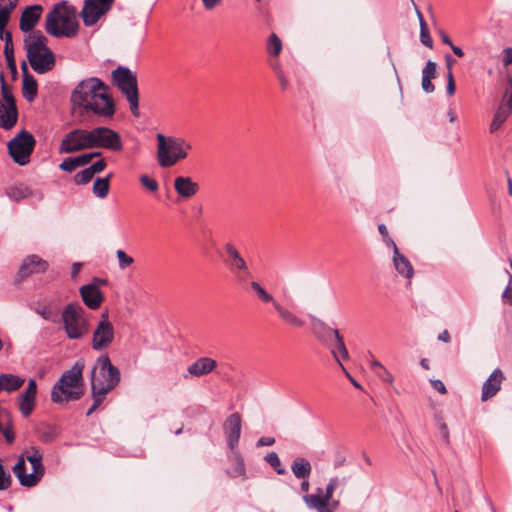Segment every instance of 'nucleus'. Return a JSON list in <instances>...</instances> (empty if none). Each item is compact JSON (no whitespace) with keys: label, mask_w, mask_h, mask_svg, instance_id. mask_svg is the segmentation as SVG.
<instances>
[{"label":"nucleus","mask_w":512,"mask_h":512,"mask_svg":"<svg viewBox=\"0 0 512 512\" xmlns=\"http://www.w3.org/2000/svg\"><path fill=\"white\" fill-rule=\"evenodd\" d=\"M71 101L86 113L104 118H111L116 111L109 86L97 77L80 81L72 91Z\"/></svg>","instance_id":"obj_1"},{"label":"nucleus","mask_w":512,"mask_h":512,"mask_svg":"<svg viewBox=\"0 0 512 512\" xmlns=\"http://www.w3.org/2000/svg\"><path fill=\"white\" fill-rule=\"evenodd\" d=\"M76 8L67 1H61L52 7L46 15L45 30L55 38H73L79 32Z\"/></svg>","instance_id":"obj_2"},{"label":"nucleus","mask_w":512,"mask_h":512,"mask_svg":"<svg viewBox=\"0 0 512 512\" xmlns=\"http://www.w3.org/2000/svg\"><path fill=\"white\" fill-rule=\"evenodd\" d=\"M23 42L28 62L34 72L42 75L55 68L56 55L48 47V38L42 31H32L24 37Z\"/></svg>","instance_id":"obj_3"},{"label":"nucleus","mask_w":512,"mask_h":512,"mask_svg":"<svg viewBox=\"0 0 512 512\" xmlns=\"http://www.w3.org/2000/svg\"><path fill=\"white\" fill-rule=\"evenodd\" d=\"M309 318L313 335L331 351L345 376L352 382V373L343 364V360L349 359V352L339 331L313 315H309Z\"/></svg>","instance_id":"obj_4"},{"label":"nucleus","mask_w":512,"mask_h":512,"mask_svg":"<svg viewBox=\"0 0 512 512\" xmlns=\"http://www.w3.org/2000/svg\"><path fill=\"white\" fill-rule=\"evenodd\" d=\"M84 366L83 360H77L69 370L61 375L51 390V400L54 403L63 404L81 398L82 392L72 390V388L82 385Z\"/></svg>","instance_id":"obj_5"},{"label":"nucleus","mask_w":512,"mask_h":512,"mask_svg":"<svg viewBox=\"0 0 512 512\" xmlns=\"http://www.w3.org/2000/svg\"><path fill=\"white\" fill-rule=\"evenodd\" d=\"M120 381V370L112 364L107 354L100 355L90 373L91 390L99 395H107Z\"/></svg>","instance_id":"obj_6"},{"label":"nucleus","mask_w":512,"mask_h":512,"mask_svg":"<svg viewBox=\"0 0 512 512\" xmlns=\"http://www.w3.org/2000/svg\"><path fill=\"white\" fill-rule=\"evenodd\" d=\"M157 160L162 168L174 166L180 160L187 158L191 143L182 137L164 136L157 134Z\"/></svg>","instance_id":"obj_7"},{"label":"nucleus","mask_w":512,"mask_h":512,"mask_svg":"<svg viewBox=\"0 0 512 512\" xmlns=\"http://www.w3.org/2000/svg\"><path fill=\"white\" fill-rule=\"evenodd\" d=\"M63 329L70 340H78L90 331L88 313L79 302L68 303L62 311Z\"/></svg>","instance_id":"obj_8"},{"label":"nucleus","mask_w":512,"mask_h":512,"mask_svg":"<svg viewBox=\"0 0 512 512\" xmlns=\"http://www.w3.org/2000/svg\"><path fill=\"white\" fill-rule=\"evenodd\" d=\"M113 84L125 95L130 104L131 112L138 115L139 110V92L137 76L128 68L118 66L111 73Z\"/></svg>","instance_id":"obj_9"},{"label":"nucleus","mask_w":512,"mask_h":512,"mask_svg":"<svg viewBox=\"0 0 512 512\" xmlns=\"http://www.w3.org/2000/svg\"><path fill=\"white\" fill-rule=\"evenodd\" d=\"M35 143L33 135L26 130H22L9 141L8 152L17 164L23 166L29 162Z\"/></svg>","instance_id":"obj_10"},{"label":"nucleus","mask_w":512,"mask_h":512,"mask_svg":"<svg viewBox=\"0 0 512 512\" xmlns=\"http://www.w3.org/2000/svg\"><path fill=\"white\" fill-rule=\"evenodd\" d=\"M87 149H93L91 131L75 128L65 134L58 150L61 154H73Z\"/></svg>","instance_id":"obj_11"},{"label":"nucleus","mask_w":512,"mask_h":512,"mask_svg":"<svg viewBox=\"0 0 512 512\" xmlns=\"http://www.w3.org/2000/svg\"><path fill=\"white\" fill-rule=\"evenodd\" d=\"M92 135V145L94 148L106 149L112 152L123 150L121 135L106 126H98L90 129Z\"/></svg>","instance_id":"obj_12"},{"label":"nucleus","mask_w":512,"mask_h":512,"mask_svg":"<svg viewBox=\"0 0 512 512\" xmlns=\"http://www.w3.org/2000/svg\"><path fill=\"white\" fill-rule=\"evenodd\" d=\"M337 480L331 479L326 486L325 493L321 488H317L313 494H305L303 501L309 509H315L317 512H333L329 505V500L332 498Z\"/></svg>","instance_id":"obj_13"},{"label":"nucleus","mask_w":512,"mask_h":512,"mask_svg":"<svg viewBox=\"0 0 512 512\" xmlns=\"http://www.w3.org/2000/svg\"><path fill=\"white\" fill-rule=\"evenodd\" d=\"M114 338V326L108 320L107 314L104 313L93 331L91 347L95 351H103L113 343Z\"/></svg>","instance_id":"obj_14"},{"label":"nucleus","mask_w":512,"mask_h":512,"mask_svg":"<svg viewBox=\"0 0 512 512\" xmlns=\"http://www.w3.org/2000/svg\"><path fill=\"white\" fill-rule=\"evenodd\" d=\"M114 0H84L81 10L83 23L87 27L95 25L111 8Z\"/></svg>","instance_id":"obj_15"},{"label":"nucleus","mask_w":512,"mask_h":512,"mask_svg":"<svg viewBox=\"0 0 512 512\" xmlns=\"http://www.w3.org/2000/svg\"><path fill=\"white\" fill-rule=\"evenodd\" d=\"M48 267V262L40 258L38 255H29L23 260L15 277V282L20 283L31 274L44 273Z\"/></svg>","instance_id":"obj_16"},{"label":"nucleus","mask_w":512,"mask_h":512,"mask_svg":"<svg viewBox=\"0 0 512 512\" xmlns=\"http://www.w3.org/2000/svg\"><path fill=\"white\" fill-rule=\"evenodd\" d=\"M37 383L34 379L28 381L25 390L17 398L18 409L24 418H28L35 409Z\"/></svg>","instance_id":"obj_17"},{"label":"nucleus","mask_w":512,"mask_h":512,"mask_svg":"<svg viewBox=\"0 0 512 512\" xmlns=\"http://www.w3.org/2000/svg\"><path fill=\"white\" fill-rule=\"evenodd\" d=\"M223 429L226 435L227 445L231 451H234L239 443L241 436V416L235 412L230 414L224 422Z\"/></svg>","instance_id":"obj_18"},{"label":"nucleus","mask_w":512,"mask_h":512,"mask_svg":"<svg viewBox=\"0 0 512 512\" xmlns=\"http://www.w3.org/2000/svg\"><path fill=\"white\" fill-rule=\"evenodd\" d=\"M24 454L25 459L32 466V472L29 473V480L33 482V486L35 487L45 474V467L42 463L43 455L36 447H30Z\"/></svg>","instance_id":"obj_19"},{"label":"nucleus","mask_w":512,"mask_h":512,"mask_svg":"<svg viewBox=\"0 0 512 512\" xmlns=\"http://www.w3.org/2000/svg\"><path fill=\"white\" fill-rule=\"evenodd\" d=\"M509 84L511 87V92L509 95L507 93H505L503 100L499 104V106L493 116V119H492V122H491L490 128H489L491 133H495L496 131H498L501 128V126L504 124V122L507 120L509 115L512 113V79L509 80Z\"/></svg>","instance_id":"obj_20"},{"label":"nucleus","mask_w":512,"mask_h":512,"mask_svg":"<svg viewBox=\"0 0 512 512\" xmlns=\"http://www.w3.org/2000/svg\"><path fill=\"white\" fill-rule=\"evenodd\" d=\"M43 10V6L40 4L27 6L20 16V30L28 34H30L32 31H36L34 27L38 24L39 20L41 19Z\"/></svg>","instance_id":"obj_21"},{"label":"nucleus","mask_w":512,"mask_h":512,"mask_svg":"<svg viewBox=\"0 0 512 512\" xmlns=\"http://www.w3.org/2000/svg\"><path fill=\"white\" fill-rule=\"evenodd\" d=\"M505 379L504 373L501 369L496 368L483 383L481 400L487 401L494 397L501 389V384Z\"/></svg>","instance_id":"obj_22"},{"label":"nucleus","mask_w":512,"mask_h":512,"mask_svg":"<svg viewBox=\"0 0 512 512\" xmlns=\"http://www.w3.org/2000/svg\"><path fill=\"white\" fill-rule=\"evenodd\" d=\"M217 368V361L210 357H200L187 368V375L184 378L192 377H203L212 373Z\"/></svg>","instance_id":"obj_23"},{"label":"nucleus","mask_w":512,"mask_h":512,"mask_svg":"<svg viewBox=\"0 0 512 512\" xmlns=\"http://www.w3.org/2000/svg\"><path fill=\"white\" fill-rule=\"evenodd\" d=\"M22 70V95L28 102H33L38 93V83L35 77L29 72L27 63H21Z\"/></svg>","instance_id":"obj_24"},{"label":"nucleus","mask_w":512,"mask_h":512,"mask_svg":"<svg viewBox=\"0 0 512 512\" xmlns=\"http://www.w3.org/2000/svg\"><path fill=\"white\" fill-rule=\"evenodd\" d=\"M80 295L84 304L92 310L98 309L104 299L101 290L94 283L82 286Z\"/></svg>","instance_id":"obj_25"},{"label":"nucleus","mask_w":512,"mask_h":512,"mask_svg":"<svg viewBox=\"0 0 512 512\" xmlns=\"http://www.w3.org/2000/svg\"><path fill=\"white\" fill-rule=\"evenodd\" d=\"M174 188L179 196L191 198L198 192L199 185L190 177L179 176L175 178Z\"/></svg>","instance_id":"obj_26"},{"label":"nucleus","mask_w":512,"mask_h":512,"mask_svg":"<svg viewBox=\"0 0 512 512\" xmlns=\"http://www.w3.org/2000/svg\"><path fill=\"white\" fill-rule=\"evenodd\" d=\"M393 265L395 270L404 278L411 279L414 276V268L409 259L400 253L398 248L393 252Z\"/></svg>","instance_id":"obj_27"},{"label":"nucleus","mask_w":512,"mask_h":512,"mask_svg":"<svg viewBox=\"0 0 512 512\" xmlns=\"http://www.w3.org/2000/svg\"><path fill=\"white\" fill-rule=\"evenodd\" d=\"M25 379L15 374H0V392L5 391L12 393L23 386Z\"/></svg>","instance_id":"obj_28"},{"label":"nucleus","mask_w":512,"mask_h":512,"mask_svg":"<svg viewBox=\"0 0 512 512\" xmlns=\"http://www.w3.org/2000/svg\"><path fill=\"white\" fill-rule=\"evenodd\" d=\"M274 309L277 311L279 317L287 324L296 327L301 328L305 325L304 320H302L300 317H298L295 313L290 311L289 309L285 308L278 302H274Z\"/></svg>","instance_id":"obj_29"},{"label":"nucleus","mask_w":512,"mask_h":512,"mask_svg":"<svg viewBox=\"0 0 512 512\" xmlns=\"http://www.w3.org/2000/svg\"><path fill=\"white\" fill-rule=\"evenodd\" d=\"M291 470L296 478L308 479L312 471V466L306 458L297 457L291 464Z\"/></svg>","instance_id":"obj_30"},{"label":"nucleus","mask_w":512,"mask_h":512,"mask_svg":"<svg viewBox=\"0 0 512 512\" xmlns=\"http://www.w3.org/2000/svg\"><path fill=\"white\" fill-rule=\"evenodd\" d=\"M26 459L24 455L18 458L17 463L13 466L12 471L18 478L20 484L27 488H32L33 482L29 480V474L26 473Z\"/></svg>","instance_id":"obj_31"},{"label":"nucleus","mask_w":512,"mask_h":512,"mask_svg":"<svg viewBox=\"0 0 512 512\" xmlns=\"http://www.w3.org/2000/svg\"><path fill=\"white\" fill-rule=\"evenodd\" d=\"M18 0H0V30H3L10 19L12 11L17 6Z\"/></svg>","instance_id":"obj_32"},{"label":"nucleus","mask_w":512,"mask_h":512,"mask_svg":"<svg viewBox=\"0 0 512 512\" xmlns=\"http://www.w3.org/2000/svg\"><path fill=\"white\" fill-rule=\"evenodd\" d=\"M6 194L11 200L18 202L28 198L32 194V191L28 186L19 184L8 187L6 189Z\"/></svg>","instance_id":"obj_33"},{"label":"nucleus","mask_w":512,"mask_h":512,"mask_svg":"<svg viewBox=\"0 0 512 512\" xmlns=\"http://www.w3.org/2000/svg\"><path fill=\"white\" fill-rule=\"evenodd\" d=\"M113 173H109L105 178H97L93 184V193L99 198H105L109 193V182Z\"/></svg>","instance_id":"obj_34"},{"label":"nucleus","mask_w":512,"mask_h":512,"mask_svg":"<svg viewBox=\"0 0 512 512\" xmlns=\"http://www.w3.org/2000/svg\"><path fill=\"white\" fill-rule=\"evenodd\" d=\"M267 51L272 56H278L282 51V41L275 33L269 36Z\"/></svg>","instance_id":"obj_35"},{"label":"nucleus","mask_w":512,"mask_h":512,"mask_svg":"<svg viewBox=\"0 0 512 512\" xmlns=\"http://www.w3.org/2000/svg\"><path fill=\"white\" fill-rule=\"evenodd\" d=\"M265 461L275 470L279 475L286 473V470L281 465L280 458L276 452H270L265 456Z\"/></svg>","instance_id":"obj_36"},{"label":"nucleus","mask_w":512,"mask_h":512,"mask_svg":"<svg viewBox=\"0 0 512 512\" xmlns=\"http://www.w3.org/2000/svg\"><path fill=\"white\" fill-rule=\"evenodd\" d=\"M224 252H225V257H224L225 264H228V263L242 257V255L240 254V252L238 251L236 246L231 242H227L224 244Z\"/></svg>","instance_id":"obj_37"},{"label":"nucleus","mask_w":512,"mask_h":512,"mask_svg":"<svg viewBox=\"0 0 512 512\" xmlns=\"http://www.w3.org/2000/svg\"><path fill=\"white\" fill-rule=\"evenodd\" d=\"M251 288L255 291L258 298L264 303L276 302L271 294H269L258 282L252 281L250 284Z\"/></svg>","instance_id":"obj_38"},{"label":"nucleus","mask_w":512,"mask_h":512,"mask_svg":"<svg viewBox=\"0 0 512 512\" xmlns=\"http://www.w3.org/2000/svg\"><path fill=\"white\" fill-rule=\"evenodd\" d=\"M234 459H235V466L233 468V471L231 472L232 477H240L244 476L246 473L245 469V463L241 456V454L238 451H233Z\"/></svg>","instance_id":"obj_39"},{"label":"nucleus","mask_w":512,"mask_h":512,"mask_svg":"<svg viewBox=\"0 0 512 512\" xmlns=\"http://www.w3.org/2000/svg\"><path fill=\"white\" fill-rule=\"evenodd\" d=\"M0 37L4 41V55H14V46L11 32L6 31L4 28L3 30H0Z\"/></svg>","instance_id":"obj_40"},{"label":"nucleus","mask_w":512,"mask_h":512,"mask_svg":"<svg viewBox=\"0 0 512 512\" xmlns=\"http://www.w3.org/2000/svg\"><path fill=\"white\" fill-rule=\"evenodd\" d=\"M116 257L118 259V266L121 270H125L134 263V259L129 256L124 250H117Z\"/></svg>","instance_id":"obj_41"},{"label":"nucleus","mask_w":512,"mask_h":512,"mask_svg":"<svg viewBox=\"0 0 512 512\" xmlns=\"http://www.w3.org/2000/svg\"><path fill=\"white\" fill-rule=\"evenodd\" d=\"M93 176L94 175L92 174L90 169L85 168L74 176V182L77 185H85L88 184L93 179Z\"/></svg>","instance_id":"obj_42"},{"label":"nucleus","mask_w":512,"mask_h":512,"mask_svg":"<svg viewBox=\"0 0 512 512\" xmlns=\"http://www.w3.org/2000/svg\"><path fill=\"white\" fill-rule=\"evenodd\" d=\"M141 185L149 192H156L159 189L158 182L148 175H141L139 178Z\"/></svg>","instance_id":"obj_43"},{"label":"nucleus","mask_w":512,"mask_h":512,"mask_svg":"<svg viewBox=\"0 0 512 512\" xmlns=\"http://www.w3.org/2000/svg\"><path fill=\"white\" fill-rule=\"evenodd\" d=\"M226 266L232 274L235 272H246V268H248V264L243 257L226 264Z\"/></svg>","instance_id":"obj_44"},{"label":"nucleus","mask_w":512,"mask_h":512,"mask_svg":"<svg viewBox=\"0 0 512 512\" xmlns=\"http://www.w3.org/2000/svg\"><path fill=\"white\" fill-rule=\"evenodd\" d=\"M378 231L382 236V240L385 243V245L395 251V248H398L394 240L389 236L387 227L384 224L378 225Z\"/></svg>","instance_id":"obj_45"},{"label":"nucleus","mask_w":512,"mask_h":512,"mask_svg":"<svg viewBox=\"0 0 512 512\" xmlns=\"http://www.w3.org/2000/svg\"><path fill=\"white\" fill-rule=\"evenodd\" d=\"M420 42L430 49L433 48V40L429 33L427 23H423L422 27H420Z\"/></svg>","instance_id":"obj_46"},{"label":"nucleus","mask_w":512,"mask_h":512,"mask_svg":"<svg viewBox=\"0 0 512 512\" xmlns=\"http://www.w3.org/2000/svg\"><path fill=\"white\" fill-rule=\"evenodd\" d=\"M77 159L75 157H68V158H65L59 165V168L62 170V171H65V172H68V173H71L73 172L76 168H78V164H77Z\"/></svg>","instance_id":"obj_47"},{"label":"nucleus","mask_w":512,"mask_h":512,"mask_svg":"<svg viewBox=\"0 0 512 512\" xmlns=\"http://www.w3.org/2000/svg\"><path fill=\"white\" fill-rule=\"evenodd\" d=\"M437 75V64L432 61V60H428L426 62V65L425 67L423 68L422 70V76L423 77H428L430 79H434Z\"/></svg>","instance_id":"obj_48"},{"label":"nucleus","mask_w":512,"mask_h":512,"mask_svg":"<svg viewBox=\"0 0 512 512\" xmlns=\"http://www.w3.org/2000/svg\"><path fill=\"white\" fill-rule=\"evenodd\" d=\"M91 395L93 399V404L87 410L86 415L90 416L104 401L106 395H99L95 391L91 390Z\"/></svg>","instance_id":"obj_49"},{"label":"nucleus","mask_w":512,"mask_h":512,"mask_svg":"<svg viewBox=\"0 0 512 512\" xmlns=\"http://www.w3.org/2000/svg\"><path fill=\"white\" fill-rule=\"evenodd\" d=\"M234 277H235V280L236 282L241 285V286H244L248 279L251 277V272L249 270V267L246 268V272H235L233 273Z\"/></svg>","instance_id":"obj_50"},{"label":"nucleus","mask_w":512,"mask_h":512,"mask_svg":"<svg viewBox=\"0 0 512 512\" xmlns=\"http://www.w3.org/2000/svg\"><path fill=\"white\" fill-rule=\"evenodd\" d=\"M107 166V162L105 161L104 158H101L100 160L94 162L90 167H88L90 169V171L92 172L93 175H95L96 173H100L102 172Z\"/></svg>","instance_id":"obj_51"},{"label":"nucleus","mask_w":512,"mask_h":512,"mask_svg":"<svg viewBox=\"0 0 512 512\" xmlns=\"http://www.w3.org/2000/svg\"><path fill=\"white\" fill-rule=\"evenodd\" d=\"M447 94L454 95L456 90L455 80L452 72H447Z\"/></svg>","instance_id":"obj_52"},{"label":"nucleus","mask_w":512,"mask_h":512,"mask_svg":"<svg viewBox=\"0 0 512 512\" xmlns=\"http://www.w3.org/2000/svg\"><path fill=\"white\" fill-rule=\"evenodd\" d=\"M502 62L505 67L512 64V47H508L503 50Z\"/></svg>","instance_id":"obj_53"},{"label":"nucleus","mask_w":512,"mask_h":512,"mask_svg":"<svg viewBox=\"0 0 512 512\" xmlns=\"http://www.w3.org/2000/svg\"><path fill=\"white\" fill-rule=\"evenodd\" d=\"M5 58H6L7 66L9 68V70L11 71V74L13 75V77L16 76L18 72H17L15 56L14 55L5 56Z\"/></svg>","instance_id":"obj_54"},{"label":"nucleus","mask_w":512,"mask_h":512,"mask_svg":"<svg viewBox=\"0 0 512 512\" xmlns=\"http://www.w3.org/2000/svg\"><path fill=\"white\" fill-rule=\"evenodd\" d=\"M422 89L426 92V93H432L434 92L435 90V86L434 84L432 83V79L430 78H426V77H423L422 76Z\"/></svg>","instance_id":"obj_55"},{"label":"nucleus","mask_w":512,"mask_h":512,"mask_svg":"<svg viewBox=\"0 0 512 512\" xmlns=\"http://www.w3.org/2000/svg\"><path fill=\"white\" fill-rule=\"evenodd\" d=\"M77 160L78 167H84L89 164L92 159L89 153L81 154L75 157Z\"/></svg>","instance_id":"obj_56"},{"label":"nucleus","mask_w":512,"mask_h":512,"mask_svg":"<svg viewBox=\"0 0 512 512\" xmlns=\"http://www.w3.org/2000/svg\"><path fill=\"white\" fill-rule=\"evenodd\" d=\"M511 281L512 278L510 277L509 283L505 290L502 293V299L506 302H508L510 305H512V290H511Z\"/></svg>","instance_id":"obj_57"},{"label":"nucleus","mask_w":512,"mask_h":512,"mask_svg":"<svg viewBox=\"0 0 512 512\" xmlns=\"http://www.w3.org/2000/svg\"><path fill=\"white\" fill-rule=\"evenodd\" d=\"M275 443V438L263 436L258 439L256 446L262 447V446H272Z\"/></svg>","instance_id":"obj_58"},{"label":"nucleus","mask_w":512,"mask_h":512,"mask_svg":"<svg viewBox=\"0 0 512 512\" xmlns=\"http://www.w3.org/2000/svg\"><path fill=\"white\" fill-rule=\"evenodd\" d=\"M431 385L440 394H446L447 393V389H446L444 383L441 380H438V379L437 380H432L431 381Z\"/></svg>","instance_id":"obj_59"},{"label":"nucleus","mask_w":512,"mask_h":512,"mask_svg":"<svg viewBox=\"0 0 512 512\" xmlns=\"http://www.w3.org/2000/svg\"><path fill=\"white\" fill-rule=\"evenodd\" d=\"M36 312L45 320H50L52 317V310L47 306L38 308Z\"/></svg>","instance_id":"obj_60"},{"label":"nucleus","mask_w":512,"mask_h":512,"mask_svg":"<svg viewBox=\"0 0 512 512\" xmlns=\"http://www.w3.org/2000/svg\"><path fill=\"white\" fill-rule=\"evenodd\" d=\"M277 78L279 80L282 90H286L289 85V82H288L287 78L285 77L282 70L277 71Z\"/></svg>","instance_id":"obj_61"},{"label":"nucleus","mask_w":512,"mask_h":512,"mask_svg":"<svg viewBox=\"0 0 512 512\" xmlns=\"http://www.w3.org/2000/svg\"><path fill=\"white\" fill-rule=\"evenodd\" d=\"M221 0H202L203 6L207 10L214 9L217 5H219Z\"/></svg>","instance_id":"obj_62"},{"label":"nucleus","mask_w":512,"mask_h":512,"mask_svg":"<svg viewBox=\"0 0 512 512\" xmlns=\"http://www.w3.org/2000/svg\"><path fill=\"white\" fill-rule=\"evenodd\" d=\"M440 431H441L443 439L448 444L449 443V430H448V426H447L446 423H441L440 424Z\"/></svg>","instance_id":"obj_63"},{"label":"nucleus","mask_w":512,"mask_h":512,"mask_svg":"<svg viewBox=\"0 0 512 512\" xmlns=\"http://www.w3.org/2000/svg\"><path fill=\"white\" fill-rule=\"evenodd\" d=\"M3 434H4V437H5V439H6V441H7L8 443H12V442L14 441V439H15V434H14V432H13L11 429L6 428V429L3 431Z\"/></svg>","instance_id":"obj_64"}]
</instances>
